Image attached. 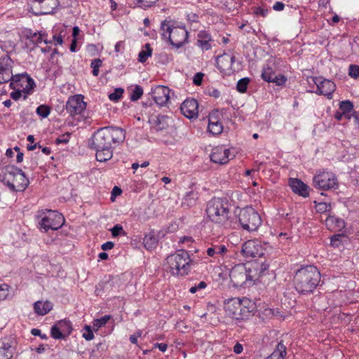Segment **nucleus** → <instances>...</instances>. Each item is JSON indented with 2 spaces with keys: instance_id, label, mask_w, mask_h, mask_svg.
<instances>
[{
  "instance_id": "obj_42",
  "label": "nucleus",
  "mask_w": 359,
  "mask_h": 359,
  "mask_svg": "<svg viewBox=\"0 0 359 359\" xmlns=\"http://www.w3.org/2000/svg\"><path fill=\"white\" fill-rule=\"evenodd\" d=\"M123 90L121 88H116L114 91L109 95V98L111 101L117 102L122 97Z\"/></svg>"
},
{
  "instance_id": "obj_18",
  "label": "nucleus",
  "mask_w": 359,
  "mask_h": 359,
  "mask_svg": "<svg viewBox=\"0 0 359 359\" xmlns=\"http://www.w3.org/2000/svg\"><path fill=\"white\" fill-rule=\"evenodd\" d=\"M229 277L234 285H241L247 280L245 268L243 265H236L230 271Z\"/></svg>"
},
{
  "instance_id": "obj_50",
  "label": "nucleus",
  "mask_w": 359,
  "mask_h": 359,
  "mask_svg": "<svg viewBox=\"0 0 359 359\" xmlns=\"http://www.w3.org/2000/svg\"><path fill=\"white\" fill-rule=\"evenodd\" d=\"M286 81L287 79L284 76H276L275 74V76L272 77V81L271 82L275 83L277 86H282L285 84Z\"/></svg>"
},
{
  "instance_id": "obj_31",
  "label": "nucleus",
  "mask_w": 359,
  "mask_h": 359,
  "mask_svg": "<svg viewBox=\"0 0 359 359\" xmlns=\"http://www.w3.org/2000/svg\"><path fill=\"white\" fill-rule=\"evenodd\" d=\"M198 198V191H196L195 190H191L185 194V196L184 197V203L185 204H187L188 206H192L195 204Z\"/></svg>"
},
{
  "instance_id": "obj_39",
  "label": "nucleus",
  "mask_w": 359,
  "mask_h": 359,
  "mask_svg": "<svg viewBox=\"0 0 359 359\" xmlns=\"http://www.w3.org/2000/svg\"><path fill=\"white\" fill-rule=\"evenodd\" d=\"M275 76V73L271 67L264 68L262 72V78L267 82L272 81V77Z\"/></svg>"
},
{
  "instance_id": "obj_12",
  "label": "nucleus",
  "mask_w": 359,
  "mask_h": 359,
  "mask_svg": "<svg viewBox=\"0 0 359 359\" xmlns=\"http://www.w3.org/2000/svg\"><path fill=\"white\" fill-rule=\"evenodd\" d=\"M86 107V103L81 95L70 97L66 103V109L72 116L81 114Z\"/></svg>"
},
{
  "instance_id": "obj_51",
  "label": "nucleus",
  "mask_w": 359,
  "mask_h": 359,
  "mask_svg": "<svg viewBox=\"0 0 359 359\" xmlns=\"http://www.w3.org/2000/svg\"><path fill=\"white\" fill-rule=\"evenodd\" d=\"M70 135H71V134L69 133H66L62 135L60 137H57L55 140V143L57 144H59L60 143H64V144L67 143L69 140Z\"/></svg>"
},
{
  "instance_id": "obj_43",
  "label": "nucleus",
  "mask_w": 359,
  "mask_h": 359,
  "mask_svg": "<svg viewBox=\"0 0 359 359\" xmlns=\"http://www.w3.org/2000/svg\"><path fill=\"white\" fill-rule=\"evenodd\" d=\"M102 65V60L99 58L94 59L92 60L90 67L93 68V74L95 76H98L99 74V69Z\"/></svg>"
},
{
  "instance_id": "obj_24",
  "label": "nucleus",
  "mask_w": 359,
  "mask_h": 359,
  "mask_svg": "<svg viewBox=\"0 0 359 359\" xmlns=\"http://www.w3.org/2000/svg\"><path fill=\"white\" fill-rule=\"evenodd\" d=\"M211 36L206 31H201L198 34V45L203 49L208 50L211 48Z\"/></svg>"
},
{
  "instance_id": "obj_48",
  "label": "nucleus",
  "mask_w": 359,
  "mask_h": 359,
  "mask_svg": "<svg viewBox=\"0 0 359 359\" xmlns=\"http://www.w3.org/2000/svg\"><path fill=\"white\" fill-rule=\"evenodd\" d=\"M8 296V285L3 284L0 285V301L4 300Z\"/></svg>"
},
{
  "instance_id": "obj_34",
  "label": "nucleus",
  "mask_w": 359,
  "mask_h": 359,
  "mask_svg": "<svg viewBox=\"0 0 359 359\" xmlns=\"http://www.w3.org/2000/svg\"><path fill=\"white\" fill-rule=\"evenodd\" d=\"M60 328L61 331L64 333L65 337L69 335L72 332V327L71 323L69 320H62L56 323Z\"/></svg>"
},
{
  "instance_id": "obj_26",
  "label": "nucleus",
  "mask_w": 359,
  "mask_h": 359,
  "mask_svg": "<svg viewBox=\"0 0 359 359\" xmlns=\"http://www.w3.org/2000/svg\"><path fill=\"white\" fill-rule=\"evenodd\" d=\"M286 347L282 341L279 342L273 352L265 359H284L286 355Z\"/></svg>"
},
{
  "instance_id": "obj_56",
  "label": "nucleus",
  "mask_w": 359,
  "mask_h": 359,
  "mask_svg": "<svg viewBox=\"0 0 359 359\" xmlns=\"http://www.w3.org/2000/svg\"><path fill=\"white\" fill-rule=\"evenodd\" d=\"M204 74L201 72H198L194 76L193 82L196 86H200L202 83V80Z\"/></svg>"
},
{
  "instance_id": "obj_49",
  "label": "nucleus",
  "mask_w": 359,
  "mask_h": 359,
  "mask_svg": "<svg viewBox=\"0 0 359 359\" xmlns=\"http://www.w3.org/2000/svg\"><path fill=\"white\" fill-rule=\"evenodd\" d=\"M85 330L86 332L83 333V337L87 341L92 340L94 338V334L93 333L90 326L86 325Z\"/></svg>"
},
{
  "instance_id": "obj_6",
  "label": "nucleus",
  "mask_w": 359,
  "mask_h": 359,
  "mask_svg": "<svg viewBox=\"0 0 359 359\" xmlns=\"http://www.w3.org/2000/svg\"><path fill=\"white\" fill-rule=\"evenodd\" d=\"M191 260L187 251L178 250L166 258L169 271L174 276H185L190 269Z\"/></svg>"
},
{
  "instance_id": "obj_45",
  "label": "nucleus",
  "mask_w": 359,
  "mask_h": 359,
  "mask_svg": "<svg viewBox=\"0 0 359 359\" xmlns=\"http://www.w3.org/2000/svg\"><path fill=\"white\" fill-rule=\"evenodd\" d=\"M327 222L334 223L339 228L343 227L344 224V222L342 219L331 215L327 218Z\"/></svg>"
},
{
  "instance_id": "obj_37",
  "label": "nucleus",
  "mask_w": 359,
  "mask_h": 359,
  "mask_svg": "<svg viewBox=\"0 0 359 359\" xmlns=\"http://www.w3.org/2000/svg\"><path fill=\"white\" fill-rule=\"evenodd\" d=\"M50 334L51 337L55 339H61L66 337L57 324L51 327Z\"/></svg>"
},
{
  "instance_id": "obj_2",
  "label": "nucleus",
  "mask_w": 359,
  "mask_h": 359,
  "mask_svg": "<svg viewBox=\"0 0 359 359\" xmlns=\"http://www.w3.org/2000/svg\"><path fill=\"white\" fill-rule=\"evenodd\" d=\"M320 273L312 265L298 269L294 276L293 282L295 290L300 294L312 293L320 281Z\"/></svg>"
},
{
  "instance_id": "obj_9",
  "label": "nucleus",
  "mask_w": 359,
  "mask_h": 359,
  "mask_svg": "<svg viewBox=\"0 0 359 359\" xmlns=\"http://www.w3.org/2000/svg\"><path fill=\"white\" fill-rule=\"evenodd\" d=\"M314 187L318 189L328 191L338 189L339 183L336 175L327 171L318 172L313 178Z\"/></svg>"
},
{
  "instance_id": "obj_3",
  "label": "nucleus",
  "mask_w": 359,
  "mask_h": 359,
  "mask_svg": "<svg viewBox=\"0 0 359 359\" xmlns=\"http://www.w3.org/2000/svg\"><path fill=\"white\" fill-rule=\"evenodd\" d=\"M208 218L220 227L228 229L231 226L228 201L221 198L210 200L206 208Z\"/></svg>"
},
{
  "instance_id": "obj_60",
  "label": "nucleus",
  "mask_w": 359,
  "mask_h": 359,
  "mask_svg": "<svg viewBox=\"0 0 359 359\" xmlns=\"http://www.w3.org/2000/svg\"><path fill=\"white\" fill-rule=\"evenodd\" d=\"M22 96V91L21 90H15L11 93V97L14 100H18Z\"/></svg>"
},
{
  "instance_id": "obj_33",
  "label": "nucleus",
  "mask_w": 359,
  "mask_h": 359,
  "mask_svg": "<svg viewBox=\"0 0 359 359\" xmlns=\"http://www.w3.org/2000/svg\"><path fill=\"white\" fill-rule=\"evenodd\" d=\"M208 130L213 135H218L222 132L223 126L219 121L215 120V122L208 123Z\"/></svg>"
},
{
  "instance_id": "obj_55",
  "label": "nucleus",
  "mask_w": 359,
  "mask_h": 359,
  "mask_svg": "<svg viewBox=\"0 0 359 359\" xmlns=\"http://www.w3.org/2000/svg\"><path fill=\"white\" fill-rule=\"evenodd\" d=\"M142 8H148L154 5L158 0H137Z\"/></svg>"
},
{
  "instance_id": "obj_8",
  "label": "nucleus",
  "mask_w": 359,
  "mask_h": 359,
  "mask_svg": "<svg viewBox=\"0 0 359 359\" xmlns=\"http://www.w3.org/2000/svg\"><path fill=\"white\" fill-rule=\"evenodd\" d=\"M238 221L242 228L248 231L257 230L262 222L259 213L251 207H246L241 210L238 214Z\"/></svg>"
},
{
  "instance_id": "obj_23",
  "label": "nucleus",
  "mask_w": 359,
  "mask_h": 359,
  "mask_svg": "<svg viewBox=\"0 0 359 359\" xmlns=\"http://www.w3.org/2000/svg\"><path fill=\"white\" fill-rule=\"evenodd\" d=\"M53 309V304L50 302L38 301L34 304V311L40 316H44L50 312Z\"/></svg>"
},
{
  "instance_id": "obj_20",
  "label": "nucleus",
  "mask_w": 359,
  "mask_h": 359,
  "mask_svg": "<svg viewBox=\"0 0 359 359\" xmlns=\"http://www.w3.org/2000/svg\"><path fill=\"white\" fill-rule=\"evenodd\" d=\"M23 34L24 37L34 46L39 45L42 42H44L46 44L51 43V41L47 39V34L42 31L34 32L31 29H26Z\"/></svg>"
},
{
  "instance_id": "obj_54",
  "label": "nucleus",
  "mask_w": 359,
  "mask_h": 359,
  "mask_svg": "<svg viewBox=\"0 0 359 359\" xmlns=\"http://www.w3.org/2000/svg\"><path fill=\"white\" fill-rule=\"evenodd\" d=\"M207 284L204 281H201L197 285L193 286L189 289V292L192 294L196 292L198 290L204 289Z\"/></svg>"
},
{
  "instance_id": "obj_19",
  "label": "nucleus",
  "mask_w": 359,
  "mask_h": 359,
  "mask_svg": "<svg viewBox=\"0 0 359 359\" xmlns=\"http://www.w3.org/2000/svg\"><path fill=\"white\" fill-rule=\"evenodd\" d=\"M16 173L17 175L11 182L12 185H9L8 188L13 191H23L29 184V179L22 170L21 172Z\"/></svg>"
},
{
  "instance_id": "obj_53",
  "label": "nucleus",
  "mask_w": 359,
  "mask_h": 359,
  "mask_svg": "<svg viewBox=\"0 0 359 359\" xmlns=\"http://www.w3.org/2000/svg\"><path fill=\"white\" fill-rule=\"evenodd\" d=\"M269 257L268 258H264V262H262L260 263V268H259V276H262L264 274L265 271H267L269 269V263L266 262V259H269Z\"/></svg>"
},
{
  "instance_id": "obj_63",
  "label": "nucleus",
  "mask_w": 359,
  "mask_h": 359,
  "mask_svg": "<svg viewBox=\"0 0 359 359\" xmlns=\"http://www.w3.org/2000/svg\"><path fill=\"white\" fill-rule=\"evenodd\" d=\"M13 358L12 355H10L4 353V351L0 350V359H11Z\"/></svg>"
},
{
  "instance_id": "obj_14",
  "label": "nucleus",
  "mask_w": 359,
  "mask_h": 359,
  "mask_svg": "<svg viewBox=\"0 0 359 359\" xmlns=\"http://www.w3.org/2000/svg\"><path fill=\"white\" fill-rule=\"evenodd\" d=\"M234 156L231 154L230 149L224 147H217L212 149L210 159L215 163L226 164Z\"/></svg>"
},
{
  "instance_id": "obj_4",
  "label": "nucleus",
  "mask_w": 359,
  "mask_h": 359,
  "mask_svg": "<svg viewBox=\"0 0 359 359\" xmlns=\"http://www.w3.org/2000/svg\"><path fill=\"white\" fill-rule=\"evenodd\" d=\"M161 35L168 40L170 43L176 48H180L187 42L189 33L184 27L175 26L172 20H165L161 24Z\"/></svg>"
},
{
  "instance_id": "obj_15",
  "label": "nucleus",
  "mask_w": 359,
  "mask_h": 359,
  "mask_svg": "<svg viewBox=\"0 0 359 359\" xmlns=\"http://www.w3.org/2000/svg\"><path fill=\"white\" fill-rule=\"evenodd\" d=\"M13 60L8 56L0 58V84L8 82L13 79Z\"/></svg>"
},
{
  "instance_id": "obj_11",
  "label": "nucleus",
  "mask_w": 359,
  "mask_h": 359,
  "mask_svg": "<svg viewBox=\"0 0 359 359\" xmlns=\"http://www.w3.org/2000/svg\"><path fill=\"white\" fill-rule=\"evenodd\" d=\"M58 5L57 0H33L32 9L36 15L53 13Z\"/></svg>"
},
{
  "instance_id": "obj_30",
  "label": "nucleus",
  "mask_w": 359,
  "mask_h": 359,
  "mask_svg": "<svg viewBox=\"0 0 359 359\" xmlns=\"http://www.w3.org/2000/svg\"><path fill=\"white\" fill-rule=\"evenodd\" d=\"M14 344L15 341L13 339H4L2 342V346H0V350L4 351V353L8 354L10 353V355H13L14 351Z\"/></svg>"
},
{
  "instance_id": "obj_57",
  "label": "nucleus",
  "mask_w": 359,
  "mask_h": 359,
  "mask_svg": "<svg viewBox=\"0 0 359 359\" xmlns=\"http://www.w3.org/2000/svg\"><path fill=\"white\" fill-rule=\"evenodd\" d=\"M114 244L113 242L107 241L102 245L101 248H102V250L106 251V250L112 249L114 248Z\"/></svg>"
},
{
  "instance_id": "obj_59",
  "label": "nucleus",
  "mask_w": 359,
  "mask_h": 359,
  "mask_svg": "<svg viewBox=\"0 0 359 359\" xmlns=\"http://www.w3.org/2000/svg\"><path fill=\"white\" fill-rule=\"evenodd\" d=\"M154 346V348H158V349L162 352H165L168 348V345L164 343H156Z\"/></svg>"
},
{
  "instance_id": "obj_41",
  "label": "nucleus",
  "mask_w": 359,
  "mask_h": 359,
  "mask_svg": "<svg viewBox=\"0 0 359 359\" xmlns=\"http://www.w3.org/2000/svg\"><path fill=\"white\" fill-rule=\"evenodd\" d=\"M22 79H25L27 82L26 86L24 88L23 90L26 93H29V92L34 88L35 86V83L32 79L27 76H22Z\"/></svg>"
},
{
  "instance_id": "obj_64",
  "label": "nucleus",
  "mask_w": 359,
  "mask_h": 359,
  "mask_svg": "<svg viewBox=\"0 0 359 359\" xmlns=\"http://www.w3.org/2000/svg\"><path fill=\"white\" fill-rule=\"evenodd\" d=\"M140 333L137 332L135 334L131 335L130 337V341L132 344H137V338L140 337Z\"/></svg>"
},
{
  "instance_id": "obj_32",
  "label": "nucleus",
  "mask_w": 359,
  "mask_h": 359,
  "mask_svg": "<svg viewBox=\"0 0 359 359\" xmlns=\"http://www.w3.org/2000/svg\"><path fill=\"white\" fill-rule=\"evenodd\" d=\"M144 47L145 50H142L138 55V61L142 63L146 62L152 53V49L149 43H146Z\"/></svg>"
},
{
  "instance_id": "obj_17",
  "label": "nucleus",
  "mask_w": 359,
  "mask_h": 359,
  "mask_svg": "<svg viewBox=\"0 0 359 359\" xmlns=\"http://www.w3.org/2000/svg\"><path fill=\"white\" fill-rule=\"evenodd\" d=\"M21 172V169L13 165H7L0 168V181L8 187L12 185L11 182L15 178L16 172Z\"/></svg>"
},
{
  "instance_id": "obj_13",
  "label": "nucleus",
  "mask_w": 359,
  "mask_h": 359,
  "mask_svg": "<svg viewBox=\"0 0 359 359\" xmlns=\"http://www.w3.org/2000/svg\"><path fill=\"white\" fill-rule=\"evenodd\" d=\"M313 81L317 86L316 93L326 96L328 99L332 98V94L336 90V85L329 79L320 77L313 78Z\"/></svg>"
},
{
  "instance_id": "obj_61",
  "label": "nucleus",
  "mask_w": 359,
  "mask_h": 359,
  "mask_svg": "<svg viewBox=\"0 0 359 359\" xmlns=\"http://www.w3.org/2000/svg\"><path fill=\"white\" fill-rule=\"evenodd\" d=\"M284 4L280 1L275 3V4L273 6V8L277 11H283L284 9Z\"/></svg>"
},
{
  "instance_id": "obj_52",
  "label": "nucleus",
  "mask_w": 359,
  "mask_h": 359,
  "mask_svg": "<svg viewBox=\"0 0 359 359\" xmlns=\"http://www.w3.org/2000/svg\"><path fill=\"white\" fill-rule=\"evenodd\" d=\"M342 238V235L336 234L331 237V245L333 247H338L341 243V238Z\"/></svg>"
},
{
  "instance_id": "obj_28",
  "label": "nucleus",
  "mask_w": 359,
  "mask_h": 359,
  "mask_svg": "<svg viewBox=\"0 0 359 359\" xmlns=\"http://www.w3.org/2000/svg\"><path fill=\"white\" fill-rule=\"evenodd\" d=\"M169 117L165 115H158L154 119V126L157 130L166 129L169 126Z\"/></svg>"
},
{
  "instance_id": "obj_47",
  "label": "nucleus",
  "mask_w": 359,
  "mask_h": 359,
  "mask_svg": "<svg viewBox=\"0 0 359 359\" xmlns=\"http://www.w3.org/2000/svg\"><path fill=\"white\" fill-rule=\"evenodd\" d=\"M111 234L114 237H117L121 234L125 235L126 233L123 229V226L120 224L115 225L111 229Z\"/></svg>"
},
{
  "instance_id": "obj_35",
  "label": "nucleus",
  "mask_w": 359,
  "mask_h": 359,
  "mask_svg": "<svg viewBox=\"0 0 359 359\" xmlns=\"http://www.w3.org/2000/svg\"><path fill=\"white\" fill-rule=\"evenodd\" d=\"M143 95V88L139 86L136 85L135 88L132 90L130 99L133 102H135L138 100Z\"/></svg>"
},
{
  "instance_id": "obj_44",
  "label": "nucleus",
  "mask_w": 359,
  "mask_h": 359,
  "mask_svg": "<svg viewBox=\"0 0 359 359\" xmlns=\"http://www.w3.org/2000/svg\"><path fill=\"white\" fill-rule=\"evenodd\" d=\"M331 204L327 203H319L316 205V210L318 212H330L331 210Z\"/></svg>"
},
{
  "instance_id": "obj_36",
  "label": "nucleus",
  "mask_w": 359,
  "mask_h": 359,
  "mask_svg": "<svg viewBox=\"0 0 359 359\" xmlns=\"http://www.w3.org/2000/svg\"><path fill=\"white\" fill-rule=\"evenodd\" d=\"M250 83V79L248 77H245L243 79H241L236 85V89L240 93H245L247 90L248 86Z\"/></svg>"
},
{
  "instance_id": "obj_25",
  "label": "nucleus",
  "mask_w": 359,
  "mask_h": 359,
  "mask_svg": "<svg viewBox=\"0 0 359 359\" xmlns=\"http://www.w3.org/2000/svg\"><path fill=\"white\" fill-rule=\"evenodd\" d=\"M228 251L224 245H212L207 249V255L211 257H217L219 255L224 256Z\"/></svg>"
},
{
  "instance_id": "obj_62",
  "label": "nucleus",
  "mask_w": 359,
  "mask_h": 359,
  "mask_svg": "<svg viewBox=\"0 0 359 359\" xmlns=\"http://www.w3.org/2000/svg\"><path fill=\"white\" fill-rule=\"evenodd\" d=\"M15 149L18 151L17 156H16V161L18 163H21L23 160V154L20 151L19 147H15Z\"/></svg>"
},
{
  "instance_id": "obj_21",
  "label": "nucleus",
  "mask_w": 359,
  "mask_h": 359,
  "mask_svg": "<svg viewBox=\"0 0 359 359\" xmlns=\"http://www.w3.org/2000/svg\"><path fill=\"white\" fill-rule=\"evenodd\" d=\"M170 98V89L163 86H158L153 91V99L161 106L165 104Z\"/></svg>"
},
{
  "instance_id": "obj_16",
  "label": "nucleus",
  "mask_w": 359,
  "mask_h": 359,
  "mask_svg": "<svg viewBox=\"0 0 359 359\" xmlns=\"http://www.w3.org/2000/svg\"><path fill=\"white\" fill-rule=\"evenodd\" d=\"M180 109L182 114L187 118L189 119L196 118L198 114V102L194 98L187 99L181 104Z\"/></svg>"
},
{
  "instance_id": "obj_46",
  "label": "nucleus",
  "mask_w": 359,
  "mask_h": 359,
  "mask_svg": "<svg viewBox=\"0 0 359 359\" xmlns=\"http://www.w3.org/2000/svg\"><path fill=\"white\" fill-rule=\"evenodd\" d=\"M348 74L352 78H359V66L355 65H351L348 69Z\"/></svg>"
},
{
  "instance_id": "obj_1",
  "label": "nucleus",
  "mask_w": 359,
  "mask_h": 359,
  "mask_svg": "<svg viewBox=\"0 0 359 359\" xmlns=\"http://www.w3.org/2000/svg\"><path fill=\"white\" fill-rule=\"evenodd\" d=\"M125 131L118 127H105L98 130L93 135L90 147L96 151V158L100 162H105L113 156L112 143L123 142Z\"/></svg>"
},
{
  "instance_id": "obj_10",
  "label": "nucleus",
  "mask_w": 359,
  "mask_h": 359,
  "mask_svg": "<svg viewBox=\"0 0 359 359\" xmlns=\"http://www.w3.org/2000/svg\"><path fill=\"white\" fill-rule=\"evenodd\" d=\"M47 215L42 217L39 225L40 228L44 229L45 232L48 230H57L62 226L65 223L63 215L51 210H46Z\"/></svg>"
},
{
  "instance_id": "obj_5",
  "label": "nucleus",
  "mask_w": 359,
  "mask_h": 359,
  "mask_svg": "<svg viewBox=\"0 0 359 359\" xmlns=\"http://www.w3.org/2000/svg\"><path fill=\"white\" fill-rule=\"evenodd\" d=\"M253 306V302L247 297L233 298L226 302L225 310L233 318L246 320L250 316Z\"/></svg>"
},
{
  "instance_id": "obj_27",
  "label": "nucleus",
  "mask_w": 359,
  "mask_h": 359,
  "mask_svg": "<svg viewBox=\"0 0 359 359\" xmlns=\"http://www.w3.org/2000/svg\"><path fill=\"white\" fill-rule=\"evenodd\" d=\"M339 109L344 116L350 119L353 115V104L349 100L341 101L339 103Z\"/></svg>"
},
{
  "instance_id": "obj_58",
  "label": "nucleus",
  "mask_w": 359,
  "mask_h": 359,
  "mask_svg": "<svg viewBox=\"0 0 359 359\" xmlns=\"http://www.w3.org/2000/svg\"><path fill=\"white\" fill-rule=\"evenodd\" d=\"M233 352L236 354H240L243 352V345L238 342H237L233 348Z\"/></svg>"
},
{
  "instance_id": "obj_40",
  "label": "nucleus",
  "mask_w": 359,
  "mask_h": 359,
  "mask_svg": "<svg viewBox=\"0 0 359 359\" xmlns=\"http://www.w3.org/2000/svg\"><path fill=\"white\" fill-rule=\"evenodd\" d=\"M36 114L43 117L46 118L50 113V108L44 104H41L36 108Z\"/></svg>"
},
{
  "instance_id": "obj_29",
  "label": "nucleus",
  "mask_w": 359,
  "mask_h": 359,
  "mask_svg": "<svg viewBox=\"0 0 359 359\" xmlns=\"http://www.w3.org/2000/svg\"><path fill=\"white\" fill-rule=\"evenodd\" d=\"M143 242L144 247L149 250L156 248L158 245V239L154 235L151 233L144 236Z\"/></svg>"
},
{
  "instance_id": "obj_7",
  "label": "nucleus",
  "mask_w": 359,
  "mask_h": 359,
  "mask_svg": "<svg viewBox=\"0 0 359 359\" xmlns=\"http://www.w3.org/2000/svg\"><path fill=\"white\" fill-rule=\"evenodd\" d=\"M273 248L268 243L249 240L243 244L241 252L246 258H268L272 255Z\"/></svg>"
},
{
  "instance_id": "obj_22",
  "label": "nucleus",
  "mask_w": 359,
  "mask_h": 359,
  "mask_svg": "<svg viewBox=\"0 0 359 359\" xmlns=\"http://www.w3.org/2000/svg\"><path fill=\"white\" fill-rule=\"evenodd\" d=\"M290 187L292 190L295 193L304 198L309 195V187L304 184L302 180L297 178L290 179Z\"/></svg>"
},
{
  "instance_id": "obj_38",
  "label": "nucleus",
  "mask_w": 359,
  "mask_h": 359,
  "mask_svg": "<svg viewBox=\"0 0 359 359\" xmlns=\"http://www.w3.org/2000/svg\"><path fill=\"white\" fill-rule=\"evenodd\" d=\"M111 318V316L105 315L99 319H96L93 321V327L97 330L100 327L104 326L108 320Z\"/></svg>"
}]
</instances>
